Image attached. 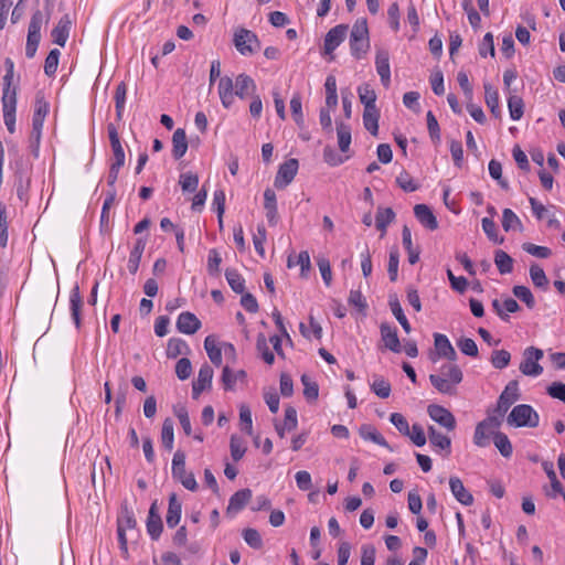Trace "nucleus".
<instances>
[{
	"mask_svg": "<svg viewBox=\"0 0 565 565\" xmlns=\"http://www.w3.org/2000/svg\"><path fill=\"white\" fill-rule=\"evenodd\" d=\"M463 374L461 369L452 363H446L440 366L439 372L429 375L431 385L441 394H456L457 386L462 382Z\"/></svg>",
	"mask_w": 565,
	"mask_h": 565,
	"instance_id": "obj_1",
	"label": "nucleus"
},
{
	"mask_svg": "<svg viewBox=\"0 0 565 565\" xmlns=\"http://www.w3.org/2000/svg\"><path fill=\"white\" fill-rule=\"evenodd\" d=\"M370 49V36L367 21L364 18L358 19L350 33V51L356 60L363 58Z\"/></svg>",
	"mask_w": 565,
	"mask_h": 565,
	"instance_id": "obj_2",
	"label": "nucleus"
},
{
	"mask_svg": "<svg viewBox=\"0 0 565 565\" xmlns=\"http://www.w3.org/2000/svg\"><path fill=\"white\" fill-rule=\"evenodd\" d=\"M507 423L511 427L535 428L540 423L539 413L529 404H519L512 408L507 417Z\"/></svg>",
	"mask_w": 565,
	"mask_h": 565,
	"instance_id": "obj_3",
	"label": "nucleus"
},
{
	"mask_svg": "<svg viewBox=\"0 0 565 565\" xmlns=\"http://www.w3.org/2000/svg\"><path fill=\"white\" fill-rule=\"evenodd\" d=\"M172 477L182 483V486L190 490L198 489V482L192 472L185 470V454L181 450L174 452L171 467Z\"/></svg>",
	"mask_w": 565,
	"mask_h": 565,
	"instance_id": "obj_4",
	"label": "nucleus"
},
{
	"mask_svg": "<svg viewBox=\"0 0 565 565\" xmlns=\"http://www.w3.org/2000/svg\"><path fill=\"white\" fill-rule=\"evenodd\" d=\"M234 45L242 55H253L260 49V42L257 35L247 30L238 29L234 34Z\"/></svg>",
	"mask_w": 565,
	"mask_h": 565,
	"instance_id": "obj_5",
	"label": "nucleus"
},
{
	"mask_svg": "<svg viewBox=\"0 0 565 565\" xmlns=\"http://www.w3.org/2000/svg\"><path fill=\"white\" fill-rule=\"evenodd\" d=\"M544 353L541 349L529 347L523 352V361L520 371L526 376L536 377L543 373V367L537 363Z\"/></svg>",
	"mask_w": 565,
	"mask_h": 565,
	"instance_id": "obj_6",
	"label": "nucleus"
},
{
	"mask_svg": "<svg viewBox=\"0 0 565 565\" xmlns=\"http://www.w3.org/2000/svg\"><path fill=\"white\" fill-rule=\"evenodd\" d=\"M299 163L297 159H288L279 166L274 184L277 189L286 188L295 179Z\"/></svg>",
	"mask_w": 565,
	"mask_h": 565,
	"instance_id": "obj_7",
	"label": "nucleus"
},
{
	"mask_svg": "<svg viewBox=\"0 0 565 565\" xmlns=\"http://www.w3.org/2000/svg\"><path fill=\"white\" fill-rule=\"evenodd\" d=\"M519 397V383L516 381H510L499 396L494 412L505 414Z\"/></svg>",
	"mask_w": 565,
	"mask_h": 565,
	"instance_id": "obj_8",
	"label": "nucleus"
},
{
	"mask_svg": "<svg viewBox=\"0 0 565 565\" xmlns=\"http://www.w3.org/2000/svg\"><path fill=\"white\" fill-rule=\"evenodd\" d=\"M429 417L440 426L451 431L456 428V418L450 411L444 406L431 404L427 407Z\"/></svg>",
	"mask_w": 565,
	"mask_h": 565,
	"instance_id": "obj_9",
	"label": "nucleus"
},
{
	"mask_svg": "<svg viewBox=\"0 0 565 565\" xmlns=\"http://www.w3.org/2000/svg\"><path fill=\"white\" fill-rule=\"evenodd\" d=\"M49 20L50 13H47L45 17L41 10H36L33 12L29 23L26 43L39 46V43L41 41V28L43 23H47Z\"/></svg>",
	"mask_w": 565,
	"mask_h": 565,
	"instance_id": "obj_10",
	"label": "nucleus"
},
{
	"mask_svg": "<svg viewBox=\"0 0 565 565\" xmlns=\"http://www.w3.org/2000/svg\"><path fill=\"white\" fill-rule=\"evenodd\" d=\"M348 29L345 24H338L329 30L323 43V49L327 54H331L344 41Z\"/></svg>",
	"mask_w": 565,
	"mask_h": 565,
	"instance_id": "obj_11",
	"label": "nucleus"
},
{
	"mask_svg": "<svg viewBox=\"0 0 565 565\" xmlns=\"http://www.w3.org/2000/svg\"><path fill=\"white\" fill-rule=\"evenodd\" d=\"M376 72L381 78V83L384 87L391 85V67H390V54L387 50L380 49L376 51L375 56Z\"/></svg>",
	"mask_w": 565,
	"mask_h": 565,
	"instance_id": "obj_12",
	"label": "nucleus"
},
{
	"mask_svg": "<svg viewBox=\"0 0 565 565\" xmlns=\"http://www.w3.org/2000/svg\"><path fill=\"white\" fill-rule=\"evenodd\" d=\"M17 97L9 94L2 95L3 120L10 134L15 131Z\"/></svg>",
	"mask_w": 565,
	"mask_h": 565,
	"instance_id": "obj_13",
	"label": "nucleus"
},
{
	"mask_svg": "<svg viewBox=\"0 0 565 565\" xmlns=\"http://www.w3.org/2000/svg\"><path fill=\"white\" fill-rule=\"evenodd\" d=\"M201 326L198 317L190 311L181 312L177 319V329L183 334H194Z\"/></svg>",
	"mask_w": 565,
	"mask_h": 565,
	"instance_id": "obj_14",
	"label": "nucleus"
},
{
	"mask_svg": "<svg viewBox=\"0 0 565 565\" xmlns=\"http://www.w3.org/2000/svg\"><path fill=\"white\" fill-rule=\"evenodd\" d=\"M107 131L114 154V161L111 163L116 164V167H122L125 164V151L115 125L109 124L107 126Z\"/></svg>",
	"mask_w": 565,
	"mask_h": 565,
	"instance_id": "obj_15",
	"label": "nucleus"
},
{
	"mask_svg": "<svg viewBox=\"0 0 565 565\" xmlns=\"http://www.w3.org/2000/svg\"><path fill=\"white\" fill-rule=\"evenodd\" d=\"M72 21L68 14H64L57 22L56 26L52 30L51 36L55 44L64 47L70 36Z\"/></svg>",
	"mask_w": 565,
	"mask_h": 565,
	"instance_id": "obj_16",
	"label": "nucleus"
},
{
	"mask_svg": "<svg viewBox=\"0 0 565 565\" xmlns=\"http://www.w3.org/2000/svg\"><path fill=\"white\" fill-rule=\"evenodd\" d=\"M49 113V104L43 98H36L35 109L32 117V130L39 141L44 119Z\"/></svg>",
	"mask_w": 565,
	"mask_h": 565,
	"instance_id": "obj_17",
	"label": "nucleus"
},
{
	"mask_svg": "<svg viewBox=\"0 0 565 565\" xmlns=\"http://www.w3.org/2000/svg\"><path fill=\"white\" fill-rule=\"evenodd\" d=\"M381 338L384 342L386 349L392 352L399 353L402 351V345L397 335L396 328L390 326L388 323H382L380 327Z\"/></svg>",
	"mask_w": 565,
	"mask_h": 565,
	"instance_id": "obj_18",
	"label": "nucleus"
},
{
	"mask_svg": "<svg viewBox=\"0 0 565 565\" xmlns=\"http://www.w3.org/2000/svg\"><path fill=\"white\" fill-rule=\"evenodd\" d=\"M234 88L235 96L239 97L241 99H244L250 95H255L256 84L249 75L243 73L236 76L234 82Z\"/></svg>",
	"mask_w": 565,
	"mask_h": 565,
	"instance_id": "obj_19",
	"label": "nucleus"
},
{
	"mask_svg": "<svg viewBox=\"0 0 565 565\" xmlns=\"http://www.w3.org/2000/svg\"><path fill=\"white\" fill-rule=\"evenodd\" d=\"M218 96L224 108H230L234 103L235 88L234 82L228 76H223L218 81Z\"/></svg>",
	"mask_w": 565,
	"mask_h": 565,
	"instance_id": "obj_20",
	"label": "nucleus"
},
{
	"mask_svg": "<svg viewBox=\"0 0 565 565\" xmlns=\"http://www.w3.org/2000/svg\"><path fill=\"white\" fill-rule=\"evenodd\" d=\"M434 344L436 352L439 356L447 359L450 362L456 361L457 352L455 351L449 339L441 333L434 334Z\"/></svg>",
	"mask_w": 565,
	"mask_h": 565,
	"instance_id": "obj_21",
	"label": "nucleus"
},
{
	"mask_svg": "<svg viewBox=\"0 0 565 565\" xmlns=\"http://www.w3.org/2000/svg\"><path fill=\"white\" fill-rule=\"evenodd\" d=\"M247 374L244 370L233 371L230 366H224L221 382L225 391H234L236 383L246 382Z\"/></svg>",
	"mask_w": 565,
	"mask_h": 565,
	"instance_id": "obj_22",
	"label": "nucleus"
},
{
	"mask_svg": "<svg viewBox=\"0 0 565 565\" xmlns=\"http://www.w3.org/2000/svg\"><path fill=\"white\" fill-rule=\"evenodd\" d=\"M414 214L417 221L427 230L434 231L438 227V222L430 207L426 204L414 206Z\"/></svg>",
	"mask_w": 565,
	"mask_h": 565,
	"instance_id": "obj_23",
	"label": "nucleus"
},
{
	"mask_svg": "<svg viewBox=\"0 0 565 565\" xmlns=\"http://www.w3.org/2000/svg\"><path fill=\"white\" fill-rule=\"evenodd\" d=\"M163 524L156 502L149 509L147 518V531L152 540H158L162 533Z\"/></svg>",
	"mask_w": 565,
	"mask_h": 565,
	"instance_id": "obj_24",
	"label": "nucleus"
},
{
	"mask_svg": "<svg viewBox=\"0 0 565 565\" xmlns=\"http://www.w3.org/2000/svg\"><path fill=\"white\" fill-rule=\"evenodd\" d=\"M449 487L452 495L463 505L473 503L472 494L465 488L462 481L458 477H450Z\"/></svg>",
	"mask_w": 565,
	"mask_h": 565,
	"instance_id": "obj_25",
	"label": "nucleus"
},
{
	"mask_svg": "<svg viewBox=\"0 0 565 565\" xmlns=\"http://www.w3.org/2000/svg\"><path fill=\"white\" fill-rule=\"evenodd\" d=\"M252 498V490L242 489L236 491L228 501V505L226 509L227 514H236L248 503Z\"/></svg>",
	"mask_w": 565,
	"mask_h": 565,
	"instance_id": "obj_26",
	"label": "nucleus"
},
{
	"mask_svg": "<svg viewBox=\"0 0 565 565\" xmlns=\"http://www.w3.org/2000/svg\"><path fill=\"white\" fill-rule=\"evenodd\" d=\"M83 307V298L79 287L75 285L70 292V312L72 320L77 329L81 328V310Z\"/></svg>",
	"mask_w": 565,
	"mask_h": 565,
	"instance_id": "obj_27",
	"label": "nucleus"
},
{
	"mask_svg": "<svg viewBox=\"0 0 565 565\" xmlns=\"http://www.w3.org/2000/svg\"><path fill=\"white\" fill-rule=\"evenodd\" d=\"M182 513V504L178 500L175 493H171L169 497V507L166 515V522L169 527H174L178 525L181 519Z\"/></svg>",
	"mask_w": 565,
	"mask_h": 565,
	"instance_id": "obj_28",
	"label": "nucleus"
},
{
	"mask_svg": "<svg viewBox=\"0 0 565 565\" xmlns=\"http://www.w3.org/2000/svg\"><path fill=\"white\" fill-rule=\"evenodd\" d=\"M172 156L174 159H181L188 150V140L185 131L178 128L172 136Z\"/></svg>",
	"mask_w": 565,
	"mask_h": 565,
	"instance_id": "obj_29",
	"label": "nucleus"
},
{
	"mask_svg": "<svg viewBox=\"0 0 565 565\" xmlns=\"http://www.w3.org/2000/svg\"><path fill=\"white\" fill-rule=\"evenodd\" d=\"M379 118L380 111L377 107L364 108L363 111V124L365 129L373 136L377 135L379 131Z\"/></svg>",
	"mask_w": 565,
	"mask_h": 565,
	"instance_id": "obj_30",
	"label": "nucleus"
},
{
	"mask_svg": "<svg viewBox=\"0 0 565 565\" xmlns=\"http://www.w3.org/2000/svg\"><path fill=\"white\" fill-rule=\"evenodd\" d=\"M395 213L391 207H379L375 216V226L382 232L386 233L387 226L394 221Z\"/></svg>",
	"mask_w": 565,
	"mask_h": 565,
	"instance_id": "obj_31",
	"label": "nucleus"
},
{
	"mask_svg": "<svg viewBox=\"0 0 565 565\" xmlns=\"http://www.w3.org/2000/svg\"><path fill=\"white\" fill-rule=\"evenodd\" d=\"M484 102L493 116H500L499 94L489 83H484Z\"/></svg>",
	"mask_w": 565,
	"mask_h": 565,
	"instance_id": "obj_32",
	"label": "nucleus"
},
{
	"mask_svg": "<svg viewBox=\"0 0 565 565\" xmlns=\"http://www.w3.org/2000/svg\"><path fill=\"white\" fill-rule=\"evenodd\" d=\"M359 433L364 440H370L379 446L390 448L385 438L372 425H362L359 429Z\"/></svg>",
	"mask_w": 565,
	"mask_h": 565,
	"instance_id": "obj_33",
	"label": "nucleus"
},
{
	"mask_svg": "<svg viewBox=\"0 0 565 565\" xmlns=\"http://www.w3.org/2000/svg\"><path fill=\"white\" fill-rule=\"evenodd\" d=\"M402 242L403 246L408 254L409 264L414 265L419 260V250L413 247L412 233L407 225L403 226L402 230Z\"/></svg>",
	"mask_w": 565,
	"mask_h": 565,
	"instance_id": "obj_34",
	"label": "nucleus"
},
{
	"mask_svg": "<svg viewBox=\"0 0 565 565\" xmlns=\"http://www.w3.org/2000/svg\"><path fill=\"white\" fill-rule=\"evenodd\" d=\"M388 305H390L392 313L394 315L396 320L399 322V324L402 326L404 331L406 333H409L411 330H412L411 329V324H409L406 316L404 315V311H403V309L401 307L398 298L396 296H391L390 300H388Z\"/></svg>",
	"mask_w": 565,
	"mask_h": 565,
	"instance_id": "obj_35",
	"label": "nucleus"
},
{
	"mask_svg": "<svg viewBox=\"0 0 565 565\" xmlns=\"http://www.w3.org/2000/svg\"><path fill=\"white\" fill-rule=\"evenodd\" d=\"M204 349L211 362L220 366L222 363V350L218 348L216 340L213 335H207L204 340Z\"/></svg>",
	"mask_w": 565,
	"mask_h": 565,
	"instance_id": "obj_36",
	"label": "nucleus"
},
{
	"mask_svg": "<svg viewBox=\"0 0 565 565\" xmlns=\"http://www.w3.org/2000/svg\"><path fill=\"white\" fill-rule=\"evenodd\" d=\"M190 352V348L186 342L179 338H171L168 341L167 345V356L170 359H175L181 354H188Z\"/></svg>",
	"mask_w": 565,
	"mask_h": 565,
	"instance_id": "obj_37",
	"label": "nucleus"
},
{
	"mask_svg": "<svg viewBox=\"0 0 565 565\" xmlns=\"http://www.w3.org/2000/svg\"><path fill=\"white\" fill-rule=\"evenodd\" d=\"M493 444L504 458H510L512 456L513 447L509 437L504 433L497 431L493 435Z\"/></svg>",
	"mask_w": 565,
	"mask_h": 565,
	"instance_id": "obj_38",
	"label": "nucleus"
},
{
	"mask_svg": "<svg viewBox=\"0 0 565 565\" xmlns=\"http://www.w3.org/2000/svg\"><path fill=\"white\" fill-rule=\"evenodd\" d=\"M490 438L493 439V431L483 423H478L473 434V444L478 447H487L490 444Z\"/></svg>",
	"mask_w": 565,
	"mask_h": 565,
	"instance_id": "obj_39",
	"label": "nucleus"
},
{
	"mask_svg": "<svg viewBox=\"0 0 565 565\" xmlns=\"http://www.w3.org/2000/svg\"><path fill=\"white\" fill-rule=\"evenodd\" d=\"M225 278L234 292L244 294L245 279L236 269L227 268L225 270Z\"/></svg>",
	"mask_w": 565,
	"mask_h": 565,
	"instance_id": "obj_40",
	"label": "nucleus"
},
{
	"mask_svg": "<svg viewBox=\"0 0 565 565\" xmlns=\"http://www.w3.org/2000/svg\"><path fill=\"white\" fill-rule=\"evenodd\" d=\"M494 264L500 271V274H510L513 269V259L512 257L502 249L495 250L494 254Z\"/></svg>",
	"mask_w": 565,
	"mask_h": 565,
	"instance_id": "obj_41",
	"label": "nucleus"
},
{
	"mask_svg": "<svg viewBox=\"0 0 565 565\" xmlns=\"http://www.w3.org/2000/svg\"><path fill=\"white\" fill-rule=\"evenodd\" d=\"M6 75L3 76V94H9L17 97V88L12 87V81L14 75V63L11 58H6Z\"/></svg>",
	"mask_w": 565,
	"mask_h": 565,
	"instance_id": "obj_42",
	"label": "nucleus"
},
{
	"mask_svg": "<svg viewBox=\"0 0 565 565\" xmlns=\"http://www.w3.org/2000/svg\"><path fill=\"white\" fill-rule=\"evenodd\" d=\"M337 136L339 148L342 152H347L351 145V128L344 122L337 124Z\"/></svg>",
	"mask_w": 565,
	"mask_h": 565,
	"instance_id": "obj_43",
	"label": "nucleus"
},
{
	"mask_svg": "<svg viewBox=\"0 0 565 565\" xmlns=\"http://www.w3.org/2000/svg\"><path fill=\"white\" fill-rule=\"evenodd\" d=\"M174 443L173 422L166 418L161 429V444L167 450H172Z\"/></svg>",
	"mask_w": 565,
	"mask_h": 565,
	"instance_id": "obj_44",
	"label": "nucleus"
},
{
	"mask_svg": "<svg viewBox=\"0 0 565 565\" xmlns=\"http://www.w3.org/2000/svg\"><path fill=\"white\" fill-rule=\"evenodd\" d=\"M508 108L512 120H520L524 113V104L521 97L510 95L508 98Z\"/></svg>",
	"mask_w": 565,
	"mask_h": 565,
	"instance_id": "obj_45",
	"label": "nucleus"
},
{
	"mask_svg": "<svg viewBox=\"0 0 565 565\" xmlns=\"http://www.w3.org/2000/svg\"><path fill=\"white\" fill-rule=\"evenodd\" d=\"M530 277L535 287L546 289L548 279L540 265L532 264L530 266Z\"/></svg>",
	"mask_w": 565,
	"mask_h": 565,
	"instance_id": "obj_46",
	"label": "nucleus"
},
{
	"mask_svg": "<svg viewBox=\"0 0 565 565\" xmlns=\"http://www.w3.org/2000/svg\"><path fill=\"white\" fill-rule=\"evenodd\" d=\"M126 95H127V86L124 82H121L117 85L116 92H115L116 116H117L118 120H120L122 118V114L125 110Z\"/></svg>",
	"mask_w": 565,
	"mask_h": 565,
	"instance_id": "obj_47",
	"label": "nucleus"
},
{
	"mask_svg": "<svg viewBox=\"0 0 565 565\" xmlns=\"http://www.w3.org/2000/svg\"><path fill=\"white\" fill-rule=\"evenodd\" d=\"M502 227L505 232L516 228L521 230L522 223L512 210L504 209L502 212Z\"/></svg>",
	"mask_w": 565,
	"mask_h": 565,
	"instance_id": "obj_48",
	"label": "nucleus"
},
{
	"mask_svg": "<svg viewBox=\"0 0 565 565\" xmlns=\"http://www.w3.org/2000/svg\"><path fill=\"white\" fill-rule=\"evenodd\" d=\"M396 183L405 192H415L419 189V183L405 170L396 177Z\"/></svg>",
	"mask_w": 565,
	"mask_h": 565,
	"instance_id": "obj_49",
	"label": "nucleus"
},
{
	"mask_svg": "<svg viewBox=\"0 0 565 565\" xmlns=\"http://www.w3.org/2000/svg\"><path fill=\"white\" fill-rule=\"evenodd\" d=\"M512 292L518 299L523 301L529 309H533L535 307V299L529 287L521 285L514 286Z\"/></svg>",
	"mask_w": 565,
	"mask_h": 565,
	"instance_id": "obj_50",
	"label": "nucleus"
},
{
	"mask_svg": "<svg viewBox=\"0 0 565 565\" xmlns=\"http://www.w3.org/2000/svg\"><path fill=\"white\" fill-rule=\"evenodd\" d=\"M173 413L179 419L184 434L190 436L192 433V427L186 407L184 405H177L173 407Z\"/></svg>",
	"mask_w": 565,
	"mask_h": 565,
	"instance_id": "obj_51",
	"label": "nucleus"
},
{
	"mask_svg": "<svg viewBox=\"0 0 565 565\" xmlns=\"http://www.w3.org/2000/svg\"><path fill=\"white\" fill-rule=\"evenodd\" d=\"M230 449L233 460L238 461L244 457L246 452L245 441L243 440V438L233 435L230 441Z\"/></svg>",
	"mask_w": 565,
	"mask_h": 565,
	"instance_id": "obj_52",
	"label": "nucleus"
},
{
	"mask_svg": "<svg viewBox=\"0 0 565 565\" xmlns=\"http://www.w3.org/2000/svg\"><path fill=\"white\" fill-rule=\"evenodd\" d=\"M61 52L58 49H53L47 54L45 62H44V73L47 76L55 75L58 66V60H60Z\"/></svg>",
	"mask_w": 565,
	"mask_h": 565,
	"instance_id": "obj_53",
	"label": "nucleus"
},
{
	"mask_svg": "<svg viewBox=\"0 0 565 565\" xmlns=\"http://www.w3.org/2000/svg\"><path fill=\"white\" fill-rule=\"evenodd\" d=\"M301 383L303 385V395L308 401H316L319 395L318 384L311 380L310 376L303 374L301 376Z\"/></svg>",
	"mask_w": 565,
	"mask_h": 565,
	"instance_id": "obj_54",
	"label": "nucleus"
},
{
	"mask_svg": "<svg viewBox=\"0 0 565 565\" xmlns=\"http://www.w3.org/2000/svg\"><path fill=\"white\" fill-rule=\"evenodd\" d=\"M511 354L507 350H494L491 354V364L494 369L502 370L509 365Z\"/></svg>",
	"mask_w": 565,
	"mask_h": 565,
	"instance_id": "obj_55",
	"label": "nucleus"
},
{
	"mask_svg": "<svg viewBox=\"0 0 565 565\" xmlns=\"http://www.w3.org/2000/svg\"><path fill=\"white\" fill-rule=\"evenodd\" d=\"M359 97L364 108L376 107V94L369 85H362L358 88Z\"/></svg>",
	"mask_w": 565,
	"mask_h": 565,
	"instance_id": "obj_56",
	"label": "nucleus"
},
{
	"mask_svg": "<svg viewBox=\"0 0 565 565\" xmlns=\"http://www.w3.org/2000/svg\"><path fill=\"white\" fill-rule=\"evenodd\" d=\"M399 253L396 247L390 250L387 273L391 281H396L398 276Z\"/></svg>",
	"mask_w": 565,
	"mask_h": 565,
	"instance_id": "obj_57",
	"label": "nucleus"
},
{
	"mask_svg": "<svg viewBox=\"0 0 565 565\" xmlns=\"http://www.w3.org/2000/svg\"><path fill=\"white\" fill-rule=\"evenodd\" d=\"M179 183L183 192H195L199 185V177L191 172L182 173Z\"/></svg>",
	"mask_w": 565,
	"mask_h": 565,
	"instance_id": "obj_58",
	"label": "nucleus"
},
{
	"mask_svg": "<svg viewBox=\"0 0 565 565\" xmlns=\"http://www.w3.org/2000/svg\"><path fill=\"white\" fill-rule=\"evenodd\" d=\"M213 375V369L207 363H204L200 367L198 377L194 382L199 385L204 386L205 388H211Z\"/></svg>",
	"mask_w": 565,
	"mask_h": 565,
	"instance_id": "obj_59",
	"label": "nucleus"
},
{
	"mask_svg": "<svg viewBox=\"0 0 565 565\" xmlns=\"http://www.w3.org/2000/svg\"><path fill=\"white\" fill-rule=\"evenodd\" d=\"M522 249L537 258H548L552 255V250L548 247L535 245L533 243H523Z\"/></svg>",
	"mask_w": 565,
	"mask_h": 565,
	"instance_id": "obj_60",
	"label": "nucleus"
},
{
	"mask_svg": "<svg viewBox=\"0 0 565 565\" xmlns=\"http://www.w3.org/2000/svg\"><path fill=\"white\" fill-rule=\"evenodd\" d=\"M457 347L459 348V350L468 355V356H472V358H477L478 356V347H477V343L475 342V340L470 339V338H460L458 341H457Z\"/></svg>",
	"mask_w": 565,
	"mask_h": 565,
	"instance_id": "obj_61",
	"label": "nucleus"
},
{
	"mask_svg": "<svg viewBox=\"0 0 565 565\" xmlns=\"http://www.w3.org/2000/svg\"><path fill=\"white\" fill-rule=\"evenodd\" d=\"M257 350L258 352L262 354V358L263 360L267 363V364H273L274 361H275V355L274 353L269 350V347L267 344V340L265 338L264 334H258L257 337Z\"/></svg>",
	"mask_w": 565,
	"mask_h": 565,
	"instance_id": "obj_62",
	"label": "nucleus"
},
{
	"mask_svg": "<svg viewBox=\"0 0 565 565\" xmlns=\"http://www.w3.org/2000/svg\"><path fill=\"white\" fill-rule=\"evenodd\" d=\"M317 265L323 279V282L326 284V286L329 287L332 281V270L329 259L324 256H319L317 258Z\"/></svg>",
	"mask_w": 565,
	"mask_h": 565,
	"instance_id": "obj_63",
	"label": "nucleus"
},
{
	"mask_svg": "<svg viewBox=\"0 0 565 565\" xmlns=\"http://www.w3.org/2000/svg\"><path fill=\"white\" fill-rule=\"evenodd\" d=\"M371 388L381 398H387L391 394V384L383 377H376Z\"/></svg>",
	"mask_w": 565,
	"mask_h": 565,
	"instance_id": "obj_64",
	"label": "nucleus"
}]
</instances>
